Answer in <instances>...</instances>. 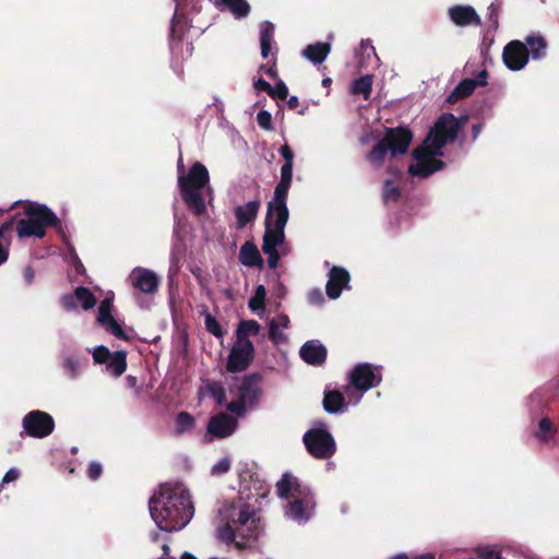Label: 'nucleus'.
<instances>
[{
    "mask_svg": "<svg viewBox=\"0 0 559 559\" xmlns=\"http://www.w3.org/2000/svg\"><path fill=\"white\" fill-rule=\"evenodd\" d=\"M152 519L166 532L179 531L193 516L194 508L189 492L180 486L160 485L148 503Z\"/></svg>",
    "mask_w": 559,
    "mask_h": 559,
    "instance_id": "f257e3e1",
    "label": "nucleus"
},
{
    "mask_svg": "<svg viewBox=\"0 0 559 559\" xmlns=\"http://www.w3.org/2000/svg\"><path fill=\"white\" fill-rule=\"evenodd\" d=\"M289 218L287 206L267 203L265 215V230L262 241V251L267 255L270 269H276L280 261L277 247L285 241V226Z\"/></svg>",
    "mask_w": 559,
    "mask_h": 559,
    "instance_id": "f03ea898",
    "label": "nucleus"
},
{
    "mask_svg": "<svg viewBox=\"0 0 559 559\" xmlns=\"http://www.w3.org/2000/svg\"><path fill=\"white\" fill-rule=\"evenodd\" d=\"M413 132L407 127L385 128L383 138L367 154V160L377 169L384 165L385 156L396 157L408 152Z\"/></svg>",
    "mask_w": 559,
    "mask_h": 559,
    "instance_id": "7ed1b4c3",
    "label": "nucleus"
},
{
    "mask_svg": "<svg viewBox=\"0 0 559 559\" xmlns=\"http://www.w3.org/2000/svg\"><path fill=\"white\" fill-rule=\"evenodd\" d=\"M209 182V171L200 162H195L187 175H180L178 177L181 198L187 207L198 216L202 215L206 211L200 190Z\"/></svg>",
    "mask_w": 559,
    "mask_h": 559,
    "instance_id": "20e7f679",
    "label": "nucleus"
},
{
    "mask_svg": "<svg viewBox=\"0 0 559 559\" xmlns=\"http://www.w3.org/2000/svg\"><path fill=\"white\" fill-rule=\"evenodd\" d=\"M277 496L282 499L296 498L288 503L287 513L295 520L306 516L307 508L313 502V495L307 486L299 483L298 478L286 472L276 483Z\"/></svg>",
    "mask_w": 559,
    "mask_h": 559,
    "instance_id": "39448f33",
    "label": "nucleus"
},
{
    "mask_svg": "<svg viewBox=\"0 0 559 559\" xmlns=\"http://www.w3.org/2000/svg\"><path fill=\"white\" fill-rule=\"evenodd\" d=\"M302 441L308 453L314 459H330L336 452L334 438L322 423L320 427H314L306 431Z\"/></svg>",
    "mask_w": 559,
    "mask_h": 559,
    "instance_id": "423d86ee",
    "label": "nucleus"
},
{
    "mask_svg": "<svg viewBox=\"0 0 559 559\" xmlns=\"http://www.w3.org/2000/svg\"><path fill=\"white\" fill-rule=\"evenodd\" d=\"M462 128V122L451 112L442 114L435 122L427 141L432 142V147L442 150L447 143H453Z\"/></svg>",
    "mask_w": 559,
    "mask_h": 559,
    "instance_id": "0eeeda50",
    "label": "nucleus"
},
{
    "mask_svg": "<svg viewBox=\"0 0 559 559\" xmlns=\"http://www.w3.org/2000/svg\"><path fill=\"white\" fill-rule=\"evenodd\" d=\"M228 520L238 528V535L242 539H257L259 535V519L255 514V509L248 504L242 503L238 508L233 507Z\"/></svg>",
    "mask_w": 559,
    "mask_h": 559,
    "instance_id": "6e6552de",
    "label": "nucleus"
},
{
    "mask_svg": "<svg viewBox=\"0 0 559 559\" xmlns=\"http://www.w3.org/2000/svg\"><path fill=\"white\" fill-rule=\"evenodd\" d=\"M24 432L36 439L50 436L55 429L52 416L44 411H31L22 420Z\"/></svg>",
    "mask_w": 559,
    "mask_h": 559,
    "instance_id": "1a4fd4ad",
    "label": "nucleus"
},
{
    "mask_svg": "<svg viewBox=\"0 0 559 559\" xmlns=\"http://www.w3.org/2000/svg\"><path fill=\"white\" fill-rule=\"evenodd\" d=\"M254 345L251 341L236 340L227 356L226 370L238 373L247 370L254 359Z\"/></svg>",
    "mask_w": 559,
    "mask_h": 559,
    "instance_id": "9d476101",
    "label": "nucleus"
},
{
    "mask_svg": "<svg viewBox=\"0 0 559 559\" xmlns=\"http://www.w3.org/2000/svg\"><path fill=\"white\" fill-rule=\"evenodd\" d=\"M381 380L380 367L368 362L357 364L349 373V384L362 393L378 386Z\"/></svg>",
    "mask_w": 559,
    "mask_h": 559,
    "instance_id": "9b49d317",
    "label": "nucleus"
},
{
    "mask_svg": "<svg viewBox=\"0 0 559 559\" xmlns=\"http://www.w3.org/2000/svg\"><path fill=\"white\" fill-rule=\"evenodd\" d=\"M502 59L508 69L519 71L528 61V48L520 40H511L503 48Z\"/></svg>",
    "mask_w": 559,
    "mask_h": 559,
    "instance_id": "f8f14e48",
    "label": "nucleus"
},
{
    "mask_svg": "<svg viewBox=\"0 0 559 559\" xmlns=\"http://www.w3.org/2000/svg\"><path fill=\"white\" fill-rule=\"evenodd\" d=\"M114 302L111 298L106 297L103 299L98 307L97 321L105 328L107 332L112 334L119 340L130 341V337L126 334L121 325L112 317Z\"/></svg>",
    "mask_w": 559,
    "mask_h": 559,
    "instance_id": "ddd939ff",
    "label": "nucleus"
},
{
    "mask_svg": "<svg viewBox=\"0 0 559 559\" xmlns=\"http://www.w3.org/2000/svg\"><path fill=\"white\" fill-rule=\"evenodd\" d=\"M24 213L38 223L44 229L53 227L58 233H62L61 221L48 206L38 203H28L24 207Z\"/></svg>",
    "mask_w": 559,
    "mask_h": 559,
    "instance_id": "4468645a",
    "label": "nucleus"
},
{
    "mask_svg": "<svg viewBox=\"0 0 559 559\" xmlns=\"http://www.w3.org/2000/svg\"><path fill=\"white\" fill-rule=\"evenodd\" d=\"M133 288L143 294H153L157 292L159 278L153 271L145 267H134L129 275Z\"/></svg>",
    "mask_w": 559,
    "mask_h": 559,
    "instance_id": "2eb2a0df",
    "label": "nucleus"
},
{
    "mask_svg": "<svg viewBox=\"0 0 559 559\" xmlns=\"http://www.w3.org/2000/svg\"><path fill=\"white\" fill-rule=\"evenodd\" d=\"M261 381L262 376L259 372L246 374L238 386V397L247 402L249 406L257 404L262 393L260 388Z\"/></svg>",
    "mask_w": 559,
    "mask_h": 559,
    "instance_id": "dca6fc26",
    "label": "nucleus"
},
{
    "mask_svg": "<svg viewBox=\"0 0 559 559\" xmlns=\"http://www.w3.org/2000/svg\"><path fill=\"white\" fill-rule=\"evenodd\" d=\"M350 275L348 271L342 266H333L329 272V280L325 292L329 298L336 299L341 296L344 288L348 286Z\"/></svg>",
    "mask_w": 559,
    "mask_h": 559,
    "instance_id": "f3484780",
    "label": "nucleus"
},
{
    "mask_svg": "<svg viewBox=\"0 0 559 559\" xmlns=\"http://www.w3.org/2000/svg\"><path fill=\"white\" fill-rule=\"evenodd\" d=\"M237 427V420L230 415L221 413L210 418L207 432L216 438L223 439L229 437Z\"/></svg>",
    "mask_w": 559,
    "mask_h": 559,
    "instance_id": "a211bd4d",
    "label": "nucleus"
},
{
    "mask_svg": "<svg viewBox=\"0 0 559 559\" xmlns=\"http://www.w3.org/2000/svg\"><path fill=\"white\" fill-rule=\"evenodd\" d=\"M448 14L450 20L460 27H465L468 25L479 26L481 24L480 16L471 5H453L449 8Z\"/></svg>",
    "mask_w": 559,
    "mask_h": 559,
    "instance_id": "6ab92c4d",
    "label": "nucleus"
},
{
    "mask_svg": "<svg viewBox=\"0 0 559 559\" xmlns=\"http://www.w3.org/2000/svg\"><path fill=\"white\" fill-rule=\"evenodd\" d=\"M301 359L311 366H322L328 357V350L317 340L307 341L299 350Z\"/></svg>",
    "mask_w": 559,
    "mask_h": 559,
    "instance_id": "aec40b11",
    "label": "nucleus"
},
{
    "mask_svg": "<svg viewBox=\"0 0 559 559\" xmlns=\"http://www.w3.org/2000/svg\"><path fill=\"white\" fill-rule=\"evenodd\" d=\"M293 180V164H283L281 179L274 190L273 199L269 202L274 205L287 206L288 191Z\"/></svg>",
    "mask_w": 559,
    "mask_h": 559,
    "instance_id": "412c9836",
    "label": "nucleus"
},
{
    "mask_svg": "<svg viewBox=\"0 0 559 559\" xmlns=\"http://www.w3.org/2000/svg\"><path fill=\"white\" fill-rule=\"evenodd\" d=\"M261 202L259 199L235 207V216L239 228H243L257 218Z\"/></svg>",
    "mask_w": 559,
    "mask_h": 559,
    "instance_id": "4be33fe9",
    "label": "nucleus"
},
{
    "mask_svg": "<svg viewBox=\"0 0 559 559\" xmlns=\"http://www.w3.org/2000/svg\"><path fill=\"white\" fill-rule=\"evenodd\" d=\"M239 261L246 266H257L262 269L264 265V261L257 248V246L251 241H246L239 251Z\"/></svg>",
    "mask_w": 559,
    "mask_h": 559,
    "instance_id": "5701e85b",
    "label": "nucleus"
},
{
    "mask_svg": "<svg viewBox=\"0 0 559 559\" xmlns=\"http://www.w3.org/2000/svg\"><path fill=\"white\" fill-rule=\"evenodd\" d=\"M16 233L20 238H27L32 236L44 238L46 235V229H44L38 223L27 216V218L17 221Z\"/></svg>",
    "mask_w": 559,
    "mask_h": 559,
    "instance_id": "b1692460",
    "label": "nucleus"
},
{
    "mask_svg": "<svg viewBox=\"0 0 559 559\" xmlns=\"http://www.w3.org/2000/svg\"><path fill=\"white\" fill-rule=\"evenodd\" d=\"M442 155L443 153L441 150H436L432 147V142L430 143V146L423 144L413 151V157L416 159V163L430 160V163H433L437 167H444V162L436 158V156Z\"/></svg>",
    "mask_w": 559,
    "mask_h": 559,
    "instance_id": "393cba45",
    "label": "nucleus"
},
{
    "mask_svg": "<svg viewBox=\"0 0 559 559\" xmlns=\"http://www.w3.org/2000/svg\"><path fill=\"white\" fill-rule=\"evenodd\" d=\"M322 405L326 413L336 414L343 412L346 407L345 397L337 390L326 391L324 392Z\"/></svg>",
    "mask_w": 559,
    "mask_h": 559,
    "instance_id": "a878e982",
    "label": "nucleus"
},
{
    "mask_svg": "<svg viewBox=\"0 0 559 559\" xmlns=\"http://www.w3.org/2000/svg\"><path fill=\"white\" fill-rule=\"evenodd\" d=\"M477 86V82L473 79L462 80L454 90L448 95L447 103L453 105L473 94Z\"/></svg>",
    "mask_w": 559,
    "mask_h": 559,
    "instance_id": "bb28decb",
    "label": "nucleus"
},
{
    "mask_svg": "<svg viewBox=\"0 0 559 559\" xmlns=\"http://www.w3.org/2000/svg\"><path fill=\"white\" fill-rule=\"evenodd\" d=\"M331 51L329 43H316L308 45L304 50V56L313 63H321L325 60Z\"/></svg>",
    "mask_w": 559,
    "mask_h": 559,
    "instance_id": "cd10ccee",
    "label": "nucleus"
},
{
    "mask_svg": "<svg viewBox=\"0 0 559 559\" xmlns=\"http://www.w3.org/2000/svg\"><path fill=\"white\" fill-rule=\"evenodd\" d=\"M273 36H274V25L269 21L263 22L260 27V46H261V56L263 59L269 58V56L271 53Z\"/></svg>",
    "mask_w": 559,
    "mask_h": 559,
    "instance_id": "c85d7f7f",
    "label": "nucleus"
},
{
    "mask_svg": "<svg viewBox=\"0 0 559 559\" xmlns=\"http://www.w3.org/2000/svg\"><path fill=\"white\" fill-rule=\"evenodd\" d=\"M528 48V57L540 59L546 56L547 41L543 36L530 35L524 43Z\"/></svg>",
    "mask_w": 559,
    "mask_h": 559,
    "instance_id": "c756f323",
    "label": "nucleus"
},
{
    "mask_svg": "<svg viewBox=\"0 0 559 559\" xmlns=\"http://www.w3.org/2000/svg\"><path fill=\"white\" fill-rule=\"evenodd\" d=\"M107 369L116 378L122 376L127 369V352L117 350L112 353L107 362Z\"/></svg>",
    "mask_w": 559,
    "mask_h": 559,
    "instance_id": "7c9ffc66",
    "label": "nucleus"
},
{
    "mask_svg": "<svg viewBox=\"0 0 559 559\" xmlns=\"http://www.w3.org/2000/svg\"><path fill=\"white\" fill-rule=\"evenodd\" d=\"M372 92V76L369 74L362 75L353 81L350 93L353 95H362L365 100L370 98Z\"/></svg>",
    "mask_w": 559,
    "mask_h": 559,
    "instance_id": "2f4dec72",
    "label": "nucleus"
},
{
    "mask_svg": "<svg viewBox=\"0 0 559 559\" xmlns=\"http://www.w3.org/2000/svg\"><path fill=\"white\" fill-rule=\"evenodd\" d=\"M261 325L255 320H241L236 330V340L250 341V335H258Z\"/></svg>",
    "mask_w": 559,
    "mask_h": 559,
    "instance_id": "473e14b6",
    "label": "nucleus"
},
{
    "mask_svg": "<svg viewBox=\"0 0 559 559\" xmlns=\"http://www.w3.org/2000/svg\"><path fill=\"white\" fill-rule=\"evenodd\" d=\"M443 167H437L433 163L424 162V163H415L408 167V174L412 177L418 178H427L433 173L441 170Z\"/></svg>",
    "mask_w": 559,
    "mask_h": 559,
    "instance_id": "72a5a7b5",
    "label": "nucleus"
},
{
    "mask_svg": "<svg viewBox=\"0 0 559 559\" xmlns=\"http://www.w3.org/2000/svg\"><path fill=\"white\" fill-rule=\"evenodd\" d=\"M221 4L228 8L237 17H246L250 12V4L247 0H218Z\"/></svg>",
    "mask_w": 559,
    "mask_h": 559,
    "instance_id": "f704fd0d",
    "label": "nucleus"
},
{
    "mask_svg": "<svg viewBox=\"0 0 559 559\" xmlns=\"http://www.w3.org/2000/svg\"><path fill=\"white\" fill-rule=\"evenodd\" d=\"M556 433L555 426L548 417H543L538 424V431L534 436L542 442L546 443Z\"/></svg>",
    "mask_w": 559,
    "mask_h": 559,
    "instance_id": "c9c22d12",
    "label": "nucleus"
},
{
    "mask_svg": "<svg viewBox=\"0 0 559 559\" xmlns=\"http://www.w3.org/2000/svg\"><path fill=\"white\" fill-rule=\"evenodd\" d=\"M75 298L80 301L84 310H90L96 305V297L87 287L84 286L75 288Z\"/></svg>",
    "mask_w": 559,
    "mask_h": 559,
    "instance_id": "e433bc0d",
    "label": "nucleus"
},
{
    "mask_svg": "<svg viewBox=\"0 0 559 559\" xmlns=\"http://www.w3.org/2000/svg\"><path fill=\"white\" fill-rule=\"evenodd\" d=\"M266 289L263 285L255 287L253 296L250 298L248 306L252 311L263 310L265 307Z\"/></svg>",
    "mask_w": 559,
    "mask_h": 559,
    "instance_id": "4c0bfd02",
    "label": "nucleus"
},
{
    "mask_svg": "<svg viewBox=\"0 0 559 559\" xmlns=\"http://www.w3.org/2000/svg\"><path fill=\"white\" fill-rule=\"evenodd\" d=\"M194 417L188 412H180L176 418V430L179 435L190 430L194 426Z\"/></svg>",
    "mask_w": 559,
    "mask_h": 559,
    "instance_id": "58836bf2",
    "label": "nucleus"
},
{
    "mask_svg": "<svg viewBox=\"0 0 559 559\" xmlns=\"http://www.w3.org/2000/svg\"><path fill=\"white\" fill-rule=\"evenodd\" d=\"M209 394L215 400L217 405H223L226 401V391L222 382L213 381L207 384Z\"/></svg>",
    "mask_w": 559,
    "mask_h": 559,
    "instance_id": "ea45409f",
    "label": "nucleus"
},
{
    "mask_svg": "<svg viewBox=\"0 0 559 559\" xmlns=\"http://www.w3.org/2000/svg\"><path fill=\"white\" fill-rule=\"evenodd\" d=\"M502 0H495L493 2L490 3V5L488 7V13H487V17H488V21L490 22V25L497 29L498 26H499V13H500V10L502 8Z\"/></svg>",
    "mask_w": 559,
    "mask_h": 559,
    "instance_id": "a19ab883",
    "label": "nucleus"
},
{
    "mask_svg": "<svg viewBox=\"0 0 559 559\" xmlns=\"http://www.w3.org/2000/svg\"><path fill=\"white\" fill-rule=\"evenodd\" d=\"M238 535V528L227 520V523L219 530L221 539L231 543Z\"/></svg>",
    "mask_w": 559,
    "mask_h": 559,
    "instance_id": "79ce46f5",
    "label": "nucleus"
},
{
    "mask_svg": "<svg viewBox=\"0 0 559 559\" xmlns=\"http://www.w3.org/2000/svg\"><path fill=\"white\" fill-rule=\"evenodd\" d=\"M400 198H401L400 188L396 186H393L391 180H386L384 182L383 200L385 202H388V201L396 202Z\"/></svg>",
    "mask_w": 559,
    "mask_h": 559,
    "instance_id": "37998d69",
    "label": "nucleus"
},
{
    "mask_svg": "<svg viewBox=\"0 0 559 559\" xmlns=\"http://www.w3.org/2000/svg\"><path fill=\"white\" fill-rule=\"evenodd\" d=\"M205 328L207 332H210L215 337H223L224 331L219 324V322L212 316H205Z\"/></svg>",
    "mask_w": 559,
    "mask_h": 559,
    "instance_id": "c03bdc74",
    "label": "nucleus"
},
{
    "mask_svg": "<svg viewBox=\"0 0 559 559\" xmlns=\"http://www.w3.org/2000/svg\"><path fill=\"white\" fill-rule=\"evenodd\" d=\"M62 367L64 373L69 379H74L79 374V361L73 357H67L63 360Z\"/></svg>",
    "mask_w": 559,
    "mask_h": 559,
    "instance_id": "a18cd8bd",
    "label": "nucleus"
},
{
    "mask_svg": "<svg viewBox=\"0 0 559 559\" xmlns=\"http://www.w3.org/2000/svg\"><path fill=\"white\" fill-rule=\"evenodd\" d=\"M112 353L104 346H97L93 352V358L96 364H107Z\"/></svg>",
    "mask_w": 559,
    "mask_h": 559,
    "instance_id": "49530a36",
    "label": "nucleus"
},
{
    "mask_svg": "<svg viewBox=\"0 0 559 559\" xmlns=\"http://www.w3.org/2000/svg\"><path fill=\"white\" fill-rule=\"evenodd\" d=\"M269 337L274 344H280L286 340V336L278 332L277 322L272 319L270 322Z\"/></svg>",
    "mask_w": 559,
    "mask_h": 559,
    "instance_id": "de8ad7c7",
    "label": "nucleus"
},
{
    "mask_svg": "<svg viewBox=\"0 0 559 559\" xmlns=\"http://www.w3.org/2000/svg\"><path fill=\"white\" fill-rule=\"evenodd\" d=\"M257 121L262 129L273 130L272 116L267 110H260L257 115Z\"/></svg>",
    "mask_w": 559,
    "mask_h": 559,
    "instance_id": "09e8293b",
    "label": "nucleus"
},
{
    "mask_svg": "<svg viewBox=\"0 0 559 559\" xmlns=\"http://www.w3.org/2000/svg\"><path fill=\"white\" fill-rule=\"evenodd\" d=\"M272 98H278L281 100H285L288 96V88L286 84L280 80L276 85L273 87V92L269 94Z\"/></svg>",
    "mask_w": 559,
    "mask_h": 559,
    "instance_id": "8fccbe9b",
    "label": "nucleus"
},
{
    "mask_svg": "<svg viewBox=\"0 0 559 559\" xmlns=\"http://www.w3.org/2000/svg\"><path fill=\"white\" fill-rule=\"evenodd\" d=\"M249 406L247 402L238 397L236 401H231L227 404V409L237 416H242L246 413V407Z\"/></svg>",
    "mask_w": 559,
    "mask_h": 559,
    "instance_id": "3c124183",
    "label": "nucleus"
},
{
    "mask_svg": "<svg viewBox=\"0 0 559 559\" xmlns=\"http://www.w3.org/2000/svg\"><path fill=\"white\" fill-rule=\"evenodd\" d=\"M230 460L228 457H224L213 465L211 473L212 475L225 474L230 469Z\"/></svg>",
    "mask_w": 559,
    "mask_h": 559,
    "instance_id": "603ef678",
    "label": "nucleus"
},
{
    "mask_svg": "<svg viewBox=\"0 0 559 559\" xmlns=\"http://www.w3.org/2000/svg\"><path fill=\"white\" fill-rule=\"evenodd\" d=\"M261 72H264L266 75H269L272 79L277 78V66H276V58H273L271 63L267 64H261L260 69Z\"/></svg>",
    "mask_w": 559,
    "mask_h": 559,
    "instance_id": "864d4df0",
    "label": "nucleus"
},
{
    "mask_svg": "<svg viewBox=\"0 0 559 559\" xmlns=\"http://www.w3.org/2000/svg\"><path fill=\"white\" fill-rule=\"evenodd\" d=\"M103 467L98 462H92L88 465L87 475L92 480H96L102 475Z\"/></svg>",
    "mask_w": 559,
    "mask_h": 559,
    "instance_id": "5fc2aeb1",
    "label": "nucleus"
},
{
    "mask_svg": "<svg viewBox=\"0 0 559 559\" xmlns=\"http://www.w3.org/2000/svg\"><path fill=\"white\" fill-rule=\"evenodd\" d=\"M61 305L68 311L75 309L76 308L75 294L74 295H63L61 297Z\"/></svg>",
    "mask_w": 559,
    "mask_h": 559,
    "instance_id": "6e6d98bb",
    "label": "nucleus"
},
{
    "mask_svg": "<svg viewBox=\"0 0 559 559\" xmlns=\"http://www.w3.org/2000/svg\"><path fill=\"white\" fill-rule=\"evenodd\" d=\"M253 86L258 91L267 93V95L273 92V86L262 78H259L257 81H254Z\"/></svg>",
    "mask_w": 559,
    "mask_h": 559,
    "instance_id": "4d7b16f0",
    "label": "nucleus"
},
{
    "mask_svg": "<svg viewBox=\"0 0 559 559\" xmlns=\"http://www.w3.org/2000/svg\"><path fill=\"white\" fill-rule=\"evenodd\" d=\"M281 155L283 156L285 163L284 164H294V152L288 144H284L281 150Z\"/></svg>",
    "mask_w": 559,
    "mask_h": 559,
    "instance_id": "13d9d810",
    "label": "nucleus"
},
{
    "mask_svg": "<svg viewBox=\"0 0 559 559\" xmlns=\"http://www.w3.org/2000/svg\"><path fill=\"white\" fill-rule=\"evenodd\" d=\"M20 477V471L16 468H10L3 476L1 486L3 487L5 484L16 480Z\"/></svg>",
    "mask_w": 559,
    "mask_h": 559,
    "instance_id": "bf43d9fd",
    "label": "nucleus"
},
{
    "mask_svg": "<svg viewBox=\"0 0 559 559\" xmlns=\"http://www.w3.org/2000/svg\"><path fill=\"white\" fill-rule=\"evenodd\" d=\"M308 299L312 305H321L324 301V297L320 289H312L308 295Z\"/></svg>",
    "mask_w": 559,
    "mask_h": 559,
    "instance_id": "052dcab7",
    "label": "nucleus"
},
{
    "mask_svg": "<svg viewBox=\"0 0 559 559\" xmlns=\"http://www.w3.org/2000/svg\"><path fill=\"white\" fill-rule=\"evenodd\" d=\"M14 219H10L0 226V238H5V235L13 229Z\"/></svg>",
    "mask_w": 559,
    "mask_h": 559,
    "instance_id": "680f3d73",
    "label": "nucleus"
},
{
    "mask_svg": "<svg viewBox=\"0 0 559 559\" xmlns=\"http://www.w3.org/2000/svg\"><path fill=\"white\" fill-rule=\"evenodd\" d=\"M26 284L31 285L35 278V271L32 266H26L23 272Z\"/></svg>",
    "mask_w": 559,
    "mask_h": 559,
    "instance_id": "e2e57ef3",
    "label": "nucleus"
},
{
    "mask_svg": "<svg viewBox=\"0 0 559 559\" xmlns=\"http://www.w3.org/2000/svg\"><path fill=\"white\" fill-rule=\"evenodd\" d=\"M483 559H502L501 552L497 550H485L480 554Z\"/></svg>",
    "mask_w": 559,
    "mask_h": 559,
    "instance_id": "0e129e2a",
    "label": "nucleus"
},
{
    "mask_svg": "<svg viewBox=\"0 0 559 559\" xmlns=\"http://www.w3.org/2000/svg\"><path fill=\"white\" fill-rule=\"evenodd\" d=\"M171 40L175 38H178V40H181L182 38V32L178 29L177 23L173 20L171 27H170V34H169Z\"/></svg>",
    "mask_w": 559,
    "mask_h": 559,
    "instance_id": "69168bd1",
    "label": "nucleus"
},
{
    "mask_svg": "<svg viewBox=\"0 0 559 559\" xmlns=\"http://www.w3.org/2000/svg\"><path fill=\"white\" fill-rule=\"evenodd\" d=\"M487 78H488L487 70H481L478 73L477 78L473 79V80L477 82V86H486L487 85Z\"/></svg>",
    "mask_w": 559,
    "mask_h": 559,
    "instance_id": "338daca9",
    "label": "nucleus"
},
{
    "mask_svg": "<svg viewBox=\"0 0 559 559\" xmlns=\"http://www.w3.org/2000/svg\"><path fill=\"white\" fill-rule=\"evenodd\" d=\"M275 320L277 322V326L281 325L282 328H287L289 324V318L286 314H281Z\"/></svg>",
    "mask_w": 559,
    "mask_h": 559,
    "instance_id": "774afa93",
    "label": "nucleus"
}]
</instances>
